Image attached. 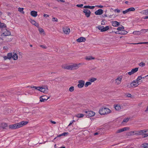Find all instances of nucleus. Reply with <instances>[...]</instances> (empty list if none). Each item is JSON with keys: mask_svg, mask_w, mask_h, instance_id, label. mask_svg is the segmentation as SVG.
Segmentation results:
<instances>
[{"mask_svg": "<svg viewBox=\"0 0 148 148\" xmlns=\"http://www.w3.org/2000/svg\"><path fill=\"white\" fill-rule=\"evenodd\" d=\"M6 25L4 23H2L0 22V28H3V27H6Z\"/></svg>", "mask_w": 148, "mask_h": 148, "instance_id": "obj_32", "label": "nucleus"}, {"mask_svg": "<svg viewBox=\"0 0 148 148\" xmlns=\"http://www.w3.org/2000/svg\"><path fill=\"white\" fill-rule=\"evenodd\" d=\"M94 6H91L90 5H86L84 7V8H88L90 9H93L95 8Z\"/></svg>", "mask_w": 148, "mask_h": 148, "instance_id": "obj_27", "label": "nucleus"}, {"mask_svg": "<svg viewBox=\"0 0 148 148\" xmlns=\"http://www.w3.org/2000/svg\"><path fill=\"white\" fill-rule=\"evenodd\" d=\"M127 135L128 136H133L134 135V131H130L127 133Z\"/></svg>", "mask_w": 148, "mask_h": 148, "instance_id": "obj_28", "label": "nucleus"}, {"mask_svg": "<svg viewBox=\"0 0 148 148\" xmlns=\"http://www.w3.org/2000/svg\"><path fill=\"white\" fill-rule=\"evenodd\" d=\"M142 79V76L140 75L138 76L137 78L136 79V81L138 82V81L141 80Z\"/></svg>", "mask_w": 148, "mask_h": 148, "instance_id": "obj_47", "label": "nucleus"}, {"mask_svg": "<svg viewBox=\"0 0 148 148\" xmlns=\"http://www.w3.org/2000/svg\"><path fill=\"white\" fill-rule=\"evenodd\" d=\"M148 31V29H142L140 31H139L140 32V34H144Z\"/></svg>", "mask_w": 148, "mask_h": 148, "instance_id": "obj_29", "label": "nucleus"}, {"mask_svg": "<svg viewBox=\"0 0 148 148\" xmlns=\"http://www.w3.org/2000/svg\"><path fill=\"white\" fill-rule=\"evenodd\" d=\"M84 116V114H78L76 115V116L78 118H82Z\"/></svg>", "mask_w": 148, "mask_h": 148, "instance_id": "obj_31", "label": "nucleus"}, {"mask_svg": "<svg viewBox=\"0 0 148 148\" xmlns=\"http://www.w3.org/2000/svg\"><path fill=\"white\" fill-rule=\"evenodd\" d=\"M111 112V110L107 108L102 107L99 111V113L101 115L108 114Z\"/></svg>", "mask_w": 148, "mask_h": 148, "instance_id": "obj_3", "label": "nucleus"}, {"mask_svg": "<svg viewBox=\"0 0 148 148\" xmlns=\"http://www.w3.org/2000/svg\"><path fill=\"white\" fill-rule=\"evenodd\" d=\"M122 78V76L118 77L117 78L115 79V84L117 85L120 84L121 82Z\"/></svg>", "mask_w": 148, "mask_h": 148, "instance_id": "obj_10", "label": "nucleus"}, {"mask_svg": "<svg viewBox=\"0 0 148 148\" xmlns=\"http://www.w3.org/2000/svg\"><path fill=\"white\" fill-rule=\"evenodd\" d=\"M98 28L99 30H100L101 32H105L108 30L110 29L109 26H106L105 27H104L103 26L99 25L98 26Z\"/></svg>", "mask_w": 148, "mask_h": 148, "instance_id": "obj_5", "label": "nucleus"}, {"mask_svg": "<svg viewBox=\"0 0 148 148\" xmlns=\"http://www.w3.org/2000/svg\"><path fill=\"white\" fill-rule=\"evenodd\" d=\"M3 49L5 50H7L8 49V48L7 46H4L3 47Z\"/></svg>", "mask_w": 148, "mask_h": 148, "instance_id": "obj_58", "label": "nucleus"}, {"mask_svg": "<svg viewBox=\"0 0 148 148\" xmlns=\"http://www.w3.org/2000/svg\"><path fill=\"white\" fill-rule=\"evenodd\" d=\"M83 112L85 113V115L88 118L93 116L95 114V113L94 112L91 110L84 111Z\"/></svg>", "mask_w": 148, "mask_h": 148, "instance_id": "obj_4", "label": "nucleus"}, {"mask_svg": "<svg viewBox=\"0 0 148 148\" xmlns=\"http://www.w3.org/2000/svg\"><path fill=\"white\" fill-rule=\"evenodd\" d=\"M40 47L43 49H46L47 48V47L45 45H40Z\"/></svg>", "mask_w": 148, "mask_h": 148, "instance_id": "obj_51", "label": "nucleus"}, {"mask_svg": "<svg viewBox=\"0 0 148 148\" xmlns=\"http://www.w3.org/2000/svg\"><path fill=\"white\" fill-rule=\"evenodd\" d=\"M138 68H136L134 69H132L131 71L129 72L128 73V74L130 75H131L132 74L134 73H136L137 71H138Z\"/></svg>", "mask_w": 148, "mask_h": 148, "instance_id": "obj_16", "label": "nucleus"}, {"mask_svg": "<svg viewBox=\"0 0 148 148\" xmlns=\"http://www.w3.org/2000/svg\"><path fill=\"white\" fill-rule=\"evenodd\" d=\"M133 44L134 45H137V44H144V42H139V43H133Z\"/></svg>", "mask_w": 148, "mask_h": 148, "instance_id": "obj_55", "label": "nucleus"}, {"mask_svg": "<svg viewBox=\"0 0 148 148\" xmlns=\"http://www.w3.org/2000/svg\"><path fill=\"white\" fill-rule=\"evenodd\" d=\"M39 31L40 32L41 34H45V32H44V30L42 29V28L39 29Z\"/></svg>", "mask_w": 148, "mask_h": 148, "instance_id": "obj_43", "label": "nucleus"}, {"mask_svg": "<svg viewBox=\"0 0 148 148\" xmlns=\"http://www.w3.org/2000/svg\"><path fill=\"white\" fill-rule=\"evenodd\" d=\"M140 13L145 15H148V9L143 10L140 12Z\"/></svg>", "mask_w": 148, "mask_h": 148, "instance_id": "obj_23", "label": "nucleus"}, {"mask_svg": "<svg viewBox=\"0 0 148 148\" xmlns=\"http://www.w3.org/2000/svg\"><path fill=\"white\" fill-rule=\"evenodd\" d=\"M52 21H55L57 22L58 21V19H52Z\"/></svg>", "mask_w": 148, "mask_h": 148, "instance_id": "obj_61", "label": "nucleus"}, {"mask_svg": "<svg viewBox=\"0 0 148 148\" xmlns=\"http://www.w3.org/2000/svg\"><path fill=\"white\" fill-rule=\"evenodd\" d=\"M63 31L65 34H68L70 32V29L67 27L65 26L63 27Z\"/></svg>", "mask_w": 148, "mask_h": 148, "instance_id": "obj_12", "label": "nucleus"}, {"mask_svg": "<svg viewBox=\"0 0 148 148\" xmlns=\"http://www.w3.org/2000/svg\"><path fill=\"white\" fill-rule=\"evenodd\" d=\"M40 87H36L34 86H33L32 87H31L32 88H34L35 89H36L39 91L40 90Z\"/></svg>", "mask_w": 148, "mask_h": 148, "instance_id": "obj_45", "label": "nucleus"}, {"mask_svg": "<svg viewBox=\"0 0 148 148\" xmlns=\"http://www.w3.org/2000/svg\"><path fill=\"white\" fill-rule=\"evenodd\" d=\"M128 12V11H127V9L126 10H125V11H123V14H126L127 13V12Z\"/></svg>", "mask_w": 148, "mask_h": 148, "instance_id": "obj_53", "label": "nucleus"}, {"mask_svg": "<svg viewBox=\"0 0 148 148\" xmlns=\"http://www.w3.org/2000/svg\"><path fill=\"white\" fill-rule=\"evenodd\" d=\"M43 16L45 18H47L49 16V15L45 14H44Z\"/></svg>", "mask_w": 148, "mask_h": 148, "instance_id": "obj_54", "label": "nucleus"}, {"mask_svg": "<svg viewBox=\"0 0 148 148\" xmlns=\"http://www.w3.org/2000/svg\"><path fill=\"white\" fill-rule=\"evenodd\" d=\"M23 8H18V11L22 14H24V12L23 11Z\"/></svg>", "mask_w": 148, "mask_h": 148, "instance_id": "obj_33", "label": "nucleus"}, {"mask_svg": "<svg viewBox=\"0 0 148 148\" xmlns=\"http://www.w3.org/2000/svg\"><path fill=\"white\" fill-rule=\"evenodd\" d=\"M127 31L123 30L121 31L120 32L119 34L125 35L127 34Z\"/></svg>", "mask_w": 148, "mask_h": 148, "instance_id": "obj_25", "label": "nucleus"}, {"mask_svg": "<svg viewBox=\"0 0 148 148\" xmlns=\"http://www.w3.org/2000/svg\"><path fill=\"white\" fill-rule=\"evenodd\" d=\"M83 5L82 4H78L76 6L78 7L82 8L83 6Z\"/></svg>", "mask_w": 148, "mask_h": 148, "instance_id": "obj_52", "label": "nucleus"}, {"mask_svg": "<svg viewBox=\"0 0 148 148\" xmlns=\"http://www.w3.org/2000/svg\"><path fill=\"white\" fill-rule=\"evenodd\" d=\"M8 57L7 56H4L3 57V59H4V60H6L7 59H8Z\"/></svg>", "mask_w": 148, "mask_h": 148, "instance_id": "obj_57", "label": "nucleus"}, {"mask_svg": "<svg viewBox=\"0 0 148 148\" xmlns=\"http://www.w3.org/2000/svg\"><path fill=\"white\" fill-rule=\"evenodd\" d=\"M124 29V27L123 26H122L121 27H118L117 29L119 31H121L123 30Z\"/></svg>", "mask_w": 148, "mask_h": 148, "instance_id": "obj_36", "label": "nucleus"}, {"mask_svg": "<svg viewBox=\"0 0 148 148\" xmlns=\"http://www.w3.org/2000/svg\"><path fill=\"white\" fill-rule=\"evenodd\" d=\"M83 12L85 14L86 16L88 18L90 15L91 12L88 9H84Z\"/></svg>", "mask_w": 148, "mask_h": 148, "instance_id": "obj_13", "label": "nucleus"}, {"mask_svg": "<svg viewBox=\"0 0 148 148\" xmlns=\"http://www.w3.org/2000/svg\"><path fill=\"white\" fill-rule=\"evenodd\" d=\"M130 119L129 118H127L126 119H124L122 121V123H123L124 122L126 123Z\"/></svg>", "mask_w": 148, "mask_h": 148, "instance_id": "obj_44", "label": "nucleus"}, {"mask_svg": "<svg viewBox=\"0 0 148 148\" xmlns=\"http://www.w3.org/2000/svg\"><path fill=\"white\" fill-rule=\"evenodd\" d=\"M74 90V87L73 86H71L70 87L69 90L70 92H73Z\"/></svg>", "mask_w": 148, "mask_h": 148, "instance_id": "obj_48", "label": "nucleus"}, {"mask_svg": "<svg viewBox=\"0 0 148 148\" xmlns=\"http://www.w3.org/2000/svg\"><path fill=\"white\" fill-rule=\"evenodd\" d=\"M140 132V135H141L142 134H144L146 132H147L146 130H139Z\"/></svg>", "mask_w": 148, "mask_h": 148, "instance_id": "obj_42", "label": "nucleus"}, {"mask_svg": "<svg viewBox=\"0 0 148 148\" xmlns=\"http://www.w3.org/2000/svg\"><path fill=\"white\" fill-rule=\"evenodd\" d=\"M37 12L35 11H32L31 12L30 14L33 16L36 17L37 15Z\"/></svg>", "mask_w": 148, "mask_h": 148, "instance_id": "obj_21", "label": "nucleus"}, {"mask_svg": "<svg viewBox=\"0 0 148 148\" xmlns=\"http://www.w3.org/2000/svg\"><path fill=\"white\" fill-rule=\"evenodd\" d=\"M132 33L134 35H140V32L139 31H134Z\"/></svg>", "mask_w": 148, "mask_h": 148, "instance_id": "obj_35", "label": "nucleus"}, {"mask_svg": "<svg viewBox=\"0 0 148 148\" xmlns=\"http://www.w3.org/2000/svg\"><path fill=\"white\" fill-rule=\"evenodd\" d=\"M78 84L77 85L78 87L79 88H82L84 85L85 81L82 80L78 81Z\"/></svg>", "mask_w": 148, "mask_h": 148, "instance_id": "obj_7", "label": "nucleus"}, {"mask_svg": "<svg viewBox=\"0 0 148 148\" xmlns=\"http://www.w3.org/2000/svg\"><path fill=\"white\" fill-rule=\"evenodd\" d=\"M139 82H137L136 81H133L130 84V86L132 87H134L137 86L139 84Z\"/></svg>", "mask_w": 148, "mask_h": 148, "instance_id": "obj_11", "label": "nucleus"}, {"mask_svg": "<svg viewBox=\"0 0 148 148\" xmlns=\"http://www.w3.org/2000/svg\"><path fill=\"white\" fill-rule=\"evenodd\" d=\"M131 96H132V95H131V94H127V96L128 97H131Z\"/></svg>", "mask_w": 148, "mask_h": 148, "instance_id": "obj_59", "label": "nucleus"}, {"mask_svg": "<svg viewBox=\"0 0 148 148\" xmlns=\"http://www.w3.org/2000/svg\"><path fill=\"white\" fill-rule=\"evenodd\" d=\"M91 84V82H87L85 84V86L86 87H88L89 85Z\"/></svg>", "mask_w": 148, "mask_h": 148, "instance_id": "obj_41", "label": "nucleus"}, {"mask_svg": "<svg viewBox=\"0 0 148 148\" xmlns=\"http://www.w3.org/2000/svg\"><path fill=\"white\" fill-rule=\"evenodd\" d=\"M86 59L88 60H90L95 59V58L92 57V56L86 57Z\"/></svg>", "mask_w": 148, "mask_h": 148, "instance_id": "obj_34", "label": "nucleus"}, {"mask_svg": "<svg viewBox=\"0 0 148 148\" xmlns=\"http://www.w3.org/2000/svg\"><path fill=\"white\" fill-rule=\"evenodd\" d=\"M18 56L17 54L14 53L13 55H12V58L14 60H16L17 59Z\"/></svg>", "mask_w": 148, "mask_h": 148, "instance_id": "obj_26", "label": "nucleus"}, {"mask_svg": "<svg viewBox=\"0 0 148 148\" xmlns=\"http://www.w3.org/2000/svg\"><path fill=\"white\" fill-rule=\"evenodd\" d=\"M106 23V21L104 20L101 21V25H104Z\"/></svg>", "mask_w": 148, "mask_h": 148, "instance_id": "obj_49", "label": "nucleus"}, {"mask_svg": "<svg viewBox=\"0 0 148 148\" xmlns=\"http://www.w3.org/2000/svg\"><path fill=\"white\" fill-rule=\"evenodd\" d=\"M114 11L115 12H116L118 13H119L120 12V10L118 9H115V10H114Z\"/></svg>", "mask_w": 148, "mask_h": 148, "instance_id": "obj_50", "label": "nucleus"}, {"mask_svg": "<svg viewBox=\"0 0 148 148\" xmlns=\"http://www.w3.org/2000/svg\"><path fill=\"white\" fill-rule=\"evenodd\" d=\"M129 128L128 127H125L122 129H120L117 130L116 132V133H119L121 132H124L125 131H126L127 130H128Z\"/></svg>", "mask_w": 148, "mask_h": 148, "instance_id": "obj_14", "label": "nucleus"}, {"mask_svg": "<svg viewBox=\"0 0 148 148\" xmlns=\"http://www.w3.org/2000/svg\"><path fill=\"white\" fill-rule=\"evenodd\" d=\"M139 66H141L142 67H143L145 65V63L143 62H141L139 64Z\"/></svg>", "mask_w": 148, "mask_h": 148, "instance_id": "obj_40", "label": "nucleus"}, {"mask_svg": "<svg viewBox=\"0 0 148 148\" xmlns=\"http://www.w3.org/2000/svg\"><path fill=\"white\" fill-rule=\"evenodd\" d=\"M148 111V106L147 107L146 109L145 110V112H147Z\"/></svg>", "mask_w": 148, "mask_h": 148, "instance_id": "obj_64", "label": "nucleus"}, {"mask_svg": "<svg viewBox=\"0 0 148 148\" xmlns=\"http://www.w3.org/2000/svg\"><path fill=\"white\" fill-rule=\"evenodd\" d=\"M68 134V132H64V133H63L61 134H60L58 135V136L57 137H55L54 138V140H55L57 138H58V137H59L61 136H65L66 135H67Z\"/></svg>", "mask_w": 148, "mask_h": 148, "instance_id": "obj_24", "label": "nucleus"}, {"mask_svg": "<svg viewBox=\"0 0 148 148\" xmlns=\"http://www.w3.org/2000/svg\"><path fill=\"white\" fill-rule=\"evenodd\" d=\"M63 68L67 70H74L77 69L79 67V64H73L72 65H67L64 64L62 65Z\"/></svg>", "mask_w": 148, "mask_h": 148, "instance_id": "obj_2", "label": "nucleus"}, {"mask_svg": "<svg viewBox=\"0 0 148 148\" xmlns=\"http://www.w3.org/2000/svg\"><path fill=\"white\" fill-rule=\"evenodd\" d=\"M39 91L45 93H47L48 92V89L47 86H43L40 87Z\"/></svg>", "mask_w": 148, "mask_h": 148, "instance_id": "obj_6", "label": "nucleus"}, {"mask_svg": "<svg viewBox=\"0 0 148 148\" xmlns=\"http://www.w3.org/2000/svg\"><path fill=\"white\" fill-rule=\"evenodd\" d=\"M144 136L143 137V138H145L148 136V134H146L144 135Z\"/></svg>", "mask_w": 148, "mask_h": 148, "instance_id": "obj_60", "label": "nucleus"}, {"mask_svg": "<svg viewBox=\"0 0 148 148\" xmlns=\"http://www.w3.org/2000/svg\"><path fill=\"white\" fill-rule=\"evenodd\" d=\"M97 80V79L95 78H91L90 80L89 81H90V82H93L95 81H96Z\"/></svg>", "mask_w": 148, "mask_h": 148, "instance_id": "obj_46", "label": "nucleus"}, {"mask_svg": "<svg viewBox=\"0 0 148 148\" xmlns=\"http://www.w3.org/2000/svg\"><path fill=\"white\" fill-rule=\"evenodd\" d=\"M103 11L101 9H98L95 12V14L96 15H100L103 13Z\"/></svg>", "mask_w": 148, "mask_h": 148, "instance_id": "obj_17", "label": "nucleus"}, {"mask_svg": "<svg viewBox=\"0 0 148 148\" xmlns=\"http://www.w3.org/2000/svg\"><path fill=\"white\" fill-rule=\"evenodd\" d=\"M142 147L144 148H148V143H145L142 145Z\"/></svg>", "mask_w": 148, "mask_h": 148, "instance_id": "obj_38", "label": "nucleus"}, {"mask_svg": "<svg viewBox=\"0 0 148 148\" xmlns=\"http://www.w3.org/2000/svg\"><path fill=\"white\" fill-rule=\"evenodd\" d=\"M11 33L10 31L7 30L6 29H4V31L3 33L1 36H7L10 35Z\"/></svg>", "mask_w": 148, "mask_h": 148, "instance_id": "obj_9", "label": "nucleus"}, {"mask_svg": "<svg viewBox=\"0 0 148 148\" xmlns=\"http://www.w3.org/2000/svg\"><path fill=\"white\" fill-rule=\"evenodd\" d=\"M96 6L100 8H102L103 7V6L101 5H96Z\"/></svg>", "mask_w": 148, "mask_h": 148, "instance_id": "obj_56", "label": "nucleus"}, {"mask_svg": "<svg viewBox=\"0 0 148 148\" xmlns=\"http://www.w3.org/2000/svg\"><path fill=\"white\" fill-rule=\"evenodd\" d=\"M134 135H140L139 130H134Z\"/></svg>", "mask_w": 148, "mask_h": 148, "instance_id": "obj_37", "label": "nucleus"}, {"mask_svg": "<svg viewBox=\"0 0 148 148\" xmlns=\"http://www.w3.org/2000/svg\"><path fill=\"white\" fill-rule=\"evenodd\" d=\"M8 126V125L6 123H0V130L6 129V127Z\"/></svg>", "mask_w": 148, "mask_h": 148, "instance_id": "obj_8", "label": "nucleus"}, {"mask_svg": "<svg viewBox=\"0 0 148 148\" xmlns=\"http://www.w3.org/2000/svg\"><path fill=\"white\" fill-rule=\"evenodd\" d=\"M28 123V121H23L19 123L10 125L9 126V127L11 129L18 128L27 125Z\"/></svg>", "mask_w": 148, "mask_h": 148, "instance_id": "obj_1", "label": "nucleus"}, {"mask_svg": "<svg viewBox=\"0 0 148 148\" xmlns=\"http://www.w3.org/2000/svg\"><path fill=\"white\" fill-rule=\"evenodd\" d=\"M86 39L85 38L83 37H80L77 39V41L79 42H84Z\"/></svg>", "mask_w": 148, "mask_h": 148, "instance_id": "obj_19", "label": "nucleus"}, {"mask_svg": "<svg viewBox=\"0 0 148 148\" xmlns=\"http://www.w3.org/2000/svg\"><path fill=\"white\" fill-rule=\"evenodd\" d=\"M8 59H10L12 57V53H9L7 55Z\"/></svg>", "mask_w": 148, "mask_h": 148, "instance_id": "obj_30", "label": "nucleus"}, {"mask_svg": "<svg viewBox=\"0 0 148 148\" xmlns=\"http://www.w3.org/2000/svg\"><path fill=\"white\" fill-rule=\"evenodd\" d=\"M120 32L119 31H117L116 32H115V33L116 34H119Z\"/></svg>", "mask_w": 148, "mask_h": 148, "instance_id": "obj_63", "label": "nucleus"}, {"mask_svg": "<svg viewBox=\"0 0 148 148\" xmlns=\"http://www.w3.org/2000/svg\"><path fill=\"white\" fill-rule=\"evenodd\" d=\"M112 25L114 27H117L120 25L119 23L116 21H112Z\"/></svg>", "mask_w": 148, "mask_h": 148, "instance_id": "obj_20", "label": "nucleus"}, {"mask_svg": "<svg viewBox=\"0 0 148 148\" xmlns=\"http://www.w3.org/2000/svg\"><path fill=\"white\" fill-rule=\"evenodd\" d=\"M29 21L32 24L34 25L36 27H38V24L36 22V21L32 19H30V20H29Z\"/></svg>", "mask_w": 148, "mask_h": 148, "instance_id": "obj_18", "label": "nucleus"}, {"mask_svg": "<svg viewBox=\"0 0 148 148\" xmlns=\"http://www.w3.org/2000/svg\"><path fill=\"white\" fill-rule=\"evenodd\" d=\"M114 107L116 110H119L121 109V106L118 104L114 105Z\"/></svg>", "mask_w": 148, "mask_h": 148, "instance_id": "obj_22", "label": "nucleus"}, {"mask_svg": "<svg viewBox=\"0 0 148 148\" xmlns=\"http://www.w3.org/2000/svg\"><path fill=\"white\" fill-rule=\"evenodd\" d=\"M103 17L105 18V17H107V15L106 14H103V15L102 16Z\"/></svg>", "mask_w": 148, "mask_h": 148, "instance_id": "obj_62", "label": "nucleus"}, {"mask_svg": "<svg viewBox=\"0 0 148 148\" xmlns=\"http://www.w3.org/2000/svg\"><path fill=\"white\" fill-rule=\"evenodd\" d=\"M49 98V97H47V96H42L40 97V101L41 102L45 101L47 100Z\"/></svg>", "mask_w": 148, "mask_h": 148, "instance_id": "obj_15", "label": "nucleus"}, {"mask_svg": "<svg viewBox=\"0 0 148 148\" xmlns=\"http://www.w3.org/2000/svg\"><path fill=\"white\" fill-rule=\"evenodd\" d=\"M127 11L128 12L130 11H134L135 10L134 8L133 7H131L130 8L128 9H127Z\"/></svg>", "mask_w": 148, "mask_h": 148, "instance_id": "obj_39", "label": "nucleus"}]
</instances>
